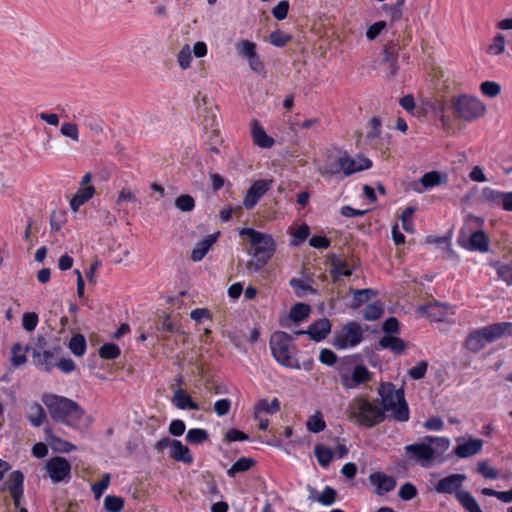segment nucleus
I'll list each match as a JSON object with an SVG mask.
<instances>
[{"instance_id":"obj_47","label":"nucleus","mask_w":512,"mask_h":512,"mask_svg":"<svg viewBox=\"0 0 512 512\" xmlns=\"http://www.w3.org/2000/svg\"><path fill=\"white\" fill-rule=\"evenodd\" d=\"M505 194L506 193L504 192H500L498 190L486 187L483 189L482 197L487 202L503 205V199Z\"/></svg>"},{"instance_id":"obj_48","label":"nucleus","mask_w":512,"mask_h":512,"mask_svg":"<svg viewBox=\"0 0 512 512\" xmlns=\"http://www.w3.org/2000/svg\"><path fill=\"white\" fill-rule=\"evenodd\" d=\"M175 206L182 212H190L195 207V201L191 195L183 194L176 198Z\"/></svg>"},{"instance_id":"obj_38","label":"nucleus","mask_w":512,"mask_h":512,"mask_svg":"<svg viewBox=\"0 0 512 512\" xmlns=\"http://www.w3.org/2000/svg\"><path fill=\"white\" fill-rule=\"evenodd\" d=\"M384 313L383 304L380 301L367 305L363 311V318L368 321L379 319Z\"/></svg>"},{"instance_id":"obj_53","label":"nucleus","mask_w":512,"mask_h":512,"mask_svg":"<svg viewBox=\"0 0 512 512\" xmlns=\"http://www.w3.org/2000/svg\"><path fill=\"white\" fill-rule=\"evenodd\" d=\"M337 492L330 486H326L320 495L317 496V501L325 506L332 505L336 500Z\"/></svg>"},{"instance_id":"obj_8","label":"nucleus","mask_w":512,"mask_h":512,"mask_svg":"<svg viewBox=\"0 0 512 512\" xmlns=\"http://www.w3.org/2000/svg\"><path fill=\"white\" fill-rule=\"evenodd\" d=\"M452 107L457 116L471 122L482 117L486 106L476 97L461 95L452 99Z\"/></svg>"},{"instance_id":"obj_1","label":"nucleus","mask_w":512,"mask_h":512,"mask_svg":"<svg viewBox=\"0 0 512 512\" xmlns=\"http://www.w3.org/2000/svg\"><path fill=\"white\" fill-rule=\"evenodd\" d=\"M42 402L54 421L75 429L81 427L85 410L76 401L64 396L45 393L42 395Z\"/></svg>"},{"instance_id":"obj_5","label":"nucleus","mask_w":512,"mask_h":512,"mask_svg":"<svg viewBox=\"0 0 512 512\" xmlns=\"http://www.w3.org/2000/svg\"><path fill=\"white\" fill-rule=\"evenodd\" d=\"M347 413L349 418L366 428H372L387 418L378 399L370 401L364 397L354 398L349 403Z\"/></svg>"},{"instance_id":"obj_28","label":"nucleus","mask_w":512,"mask_h":512,"mask_svg":"<svg viewBox=\"0 0 512 512\" xmlns=\"http://www.w3.org/2000/svg\"><path fill=\"white\" fill-rule=\"evenodd\" d=\"M95 194V187L90 185L78 189L75 195L70 200L71 209L76 212L79 207L90 200Z\"/></svg>"},{"instance_id":"obj_30","label":"nucleus","mask_w":512,"mask_h":512,"mask_svg":"<svg viewBox=\"0 0 512 512\" xmlns=\"http://www.w3.org/2000/svg\"><path fill=\"white\" fill-rule=\"evenodd\" d=\"M27 420L34 427H40L46 421V412L44 408L37 402H33L29 406L26 415Z\"/></svg>"},{"instance_id":"obj_6","label":"nucleus","mask_w":512,"mask_h":512,"mask_svg":"<svg viewBox=\"0 0 512 512\" xmlns=\"http://www.w3.org/2000/svg\"><path fill=\"white\" fill-rule=\"evenodd\" d=\"M505 333H512V323H494L469 333L464 345L470 352L477 353L488 343H493L500 339Z\"/></svg>"},{"instance_id":"obj_16","label":"nucleus","mask_w":512,"mask_h":512,"mask_svg":"<svg viewBox=\"0 0 512 512\" xmlns=\"http://www.w3.org/2000/svg\"><path fill=\"white\" fill-rule=\"evenodd\" d=\"M273 181L260 179L252 183L243 200V205L250 210L255 207L260 198L270 189Z\"/></svg>"},{"instance_id":"obj_15","label":"nucleus","mask_w":512,"mask_h":512,"mask_svg":"<svg viewBox=\"0 0 512 512\" xmlns=\"http://www.w3.org/2000/svg\"><path fill=\"white\" fill-rule=\"evenodd\" d=\"M26 352H31L32 361L34 365L44 371H50L55 367V356L53 352L45 350L44 346L38 344L36 347L25 348Z\"/></svg>"},{"instance_id":"obj_63","label":"nucleus","mask_w":512,"mask_h":512,"mask_svg":"<svg viewBox=\"0 0 512 512\" xmlns=\"http://www.w3.org/2000/svg\"><path fill=\"white\" fill-rule=\"evenodd\" d=\"M289 7L287 0L280 1L271 11L273 17L279 21L284 20L288 15Z\"/></svg>"},{"instance_id":"obj_37","label":"nucleus","mask_w":512,"mask_h":512,"mask_svg":"<svg viewBox=\"0 0 512 512\" xmlns=\"http://www.w3.org/2000/svg\"><path fill=\"white\" fill-rule=\"evenodd\" d=\"M70 351L77 357H81L86 351V339L82 334H75L69 341Z\"/></svg>"},{"instance_id":"obj_24","label":"nucleus","mask_w":512,"mask_h":512,"mask_svg":"<svg viewBox=\"0 0 512 512\" xmlns=\"http://www.w3.org/2000/svg\"><path fill=\"white\" fill-rule=\"evenodd\" d=\"M483 447V441L481 439H469L464 443L458 444L454 448V454L458 458H468L478 454Z\"/></svg>"},{"instance_id":"obj_42","label":"nucleus","mask_w":512,"mask_h":512,"mask_svg":"<svg viewBox=\"0 0 512 512\" xmlns=\"http://www.w3.org/2000/svg\"><path fill=\"white\" fill-rule=\"evenodd\" d=\"M420 183L426 189L439 186L443 183V176L438 171H430L421 177Z\"/></svg>"},{"instance_id":"obj_59","label":"nucleus","mask_w":512,"mask_h":512,"mask_svg":"<svg viewBox=\"0 0 512 512\" xmlns=\"http://www.w3.org/2000/svg\"><path fill=\"white\" fill-rule=\"evenodd\" d=\"M159 329L169 333L184 334L181 326L177 322L172 321L169 315H165L163 317L161 321V327Z\"/></svg>"},{"instance_id":"obj_55","label":"nucleus","mask_w":512,"mask_h":512,"mask_svg":"<svg viewBox=\"0 0 512 512\" xmlns=\"http://www.w3.org/2000/svg\"><path fill=\"white\" fill-rule=\"evenodd\" d=\"M66 222V213L64 211L54 210L50 215V226L52 231H59Z\"/></svg>"},{"instance_id":"obj_57","label":"nucleus","mask_w":512,"mask_h":512,"mask_svg":"<svg viewBox=\"0 0 512 512\" xmlns=\"http://www.w3.org/2000/svg\"><path fill=\"white\" fill-rule=\"evenodd\" d=\"M179 66L185 70L190 67L192 55L188 44L184 45L177 55Z\"/></svg>"},{"instance_id":"obj_27","label":"nucleus","mask_w":512,"mask_h":512,"mask_svg":"<svg viewBox=\"0 0 512 512\" xmlns=\"http://www.w3.org/2000/svg\"><path fill=\"white\" fill-rule=\"evenodd\" d=\"M171 401L175 407L181 410H199V405L184 389L175 390Z\"/></svg>"},{"instance_id":"obj_45","label":"nucleus","mask_w":512,"mask_h":512,"mask_svg":"<svg viewBox=\"0 0 512 512\" xmlns=\"http://www.w3.org/2000/svg\"><path fill=\"white\" fill-rule=\"evenodd\" d=\"M209 438V434L205 429L201 428H193L190 429L186 434V440L190 444H201L207 441Z\"/></svg>"},{"instance_id":"obj_46","label":"nucleus","mask_w":512,"mask_h":512,"mask_svg":"<svg viewBox=\"0 0 512 512\" xmlns=\"http://www.w3.org/2000/svg\"><path fill=\"white\" fill-rule=\"evenodd\" d=\"M308 431L312 433H319L326 427V423L321 413L312 415L306 423Z\"/></svg>"},{"instance_id":"obj_54","label":"nucleus","mask_w":512,"mask_h":512,"mask_svg":"<svg viewBox=\"0 0 512 512\" xmlns=\"http://www.w3.org/2000/svg\"><path fill=\"white\" fill-rule=\"evenodd\" d=\"M60 133L70 138L72 141L78 142L79 141V130L78 126L75 123L71 122H65L62 124L60 128Z\"/></svg>"},{"instance_id":"obj_62","label":"nucleus","mask_w":512,"mask_h":512,"mask_svg":"<svg viewBox=\"0 0 512 512\" xmlns=\"http://www.w3.org/2000/svg\"><path fill=\"white\" fill-rule=\"evenodd\" d=\"M416 495H417V489H416L415 485H413L410 482L403 484L400 487L399 492H398L399 498L404 501H409V500L413 499Z\"/></svg>"},{"instance_id":"obj_56","label":"nucleus","mask_w":512,"mask_h":512,"mask_svg":"<svg viewBox=\"0 0 512 512\" xmlns=\"http://www.w3.org/2000/svg\"><path fill=\"white\" fill-rule=\"evenodd\" d=\"M505 37L498 34L494 37L493 43L488 46L487 52L492 55H500L505 51Z\"/></svg>"},{"instance_id":"obj_35","label":"nucleus","mask_w":512,"mask_h":512,"mask_svg":"<svg viewBox=\"0 0 512 512\" xmlns=\"http://www.w3.org/2000/svg\"><path fill=\"white\" fill-rule=\"evenodd\" d=\"M254 464L252 458L241 457L227 470V474L229 477H235L237 473L248 471Z\"/></svg>"},{"instance_id":"obj_58","label":"nucleus","mask_w":512,"mask_h":512,"mask_svg":"<svg viewBox=\"0 0 512 512\" xmlns=\"http://www.w3.org/2000/svg\"><path fill=\"white\" fill-rule=\"evenodd\" d=\"M290 285L296 290V294H297L298 297H302L304 295V293H301L300 291L309 292L311 294H316L317 293L316 289H314L312 286L306 284L301 279H297V278L291 279L290 280Z\"/></svg>"},{"instance_id":"obj_50","label":"nucleus","mask_w":512,"mask_h":512,"mask_svg":"<svg viewBox=\"0 0 512 512\" xmlns=\"http://www.w3.org/2000/svg\"><path fill=\"white\" fill-rule=\"evenodd\" d=\"M477 472L482 475L486 479H497L499 476L498 471L491 467L488 463V461H480L477 464Z\"/></svg>"},{"instance_id":"obj_18","label":"nucleus","mask_w":512,"mask_h":512,"mask_svg":"<svg viewBox=\"0 0 512 512\" xmlns=\"http://www.w3.org/2000/svg\"><path fill=\"white\" fill-rule=\"evenodd\" d=\"M7 489L13 500L15 508L19 510L20 508H23L21 506V501L24 495V475L21 471L15 470L10 474L7 482Z\"/></svg>"},{"instance_id":"obj_52","label":"nucleus","mask_w":512,"mask_h":512,"mask_svg":"<svg viewBox=\"0 0 512 512\" xmlns=\"http://www.w3.org/2000/svg\"><path fill=\"white\" fill-rule=\"evenodd\" d=\"M481 92L490 98L498 96L501 92V86L493 81H484L480 85Z\"/></svg>"},{"instance_id":"obj_11","label":"nucleus","mask_w":512,"mask_h":512,"mask_svg":"<svg viewBox=\"0 0 512 512\" xmlns=\"http://www.w3.org/2000/svg\"><path fill=\"white\" fill-rule=\"evenodd\" d=\"M400 46L397 42H388L382 50V59L379 63L380 70L386 78H391L396 75L399 69L398 53Z\"/></svg>"},{"instance_id":"obj_49","label":"nucleus","mask_w":512,"mask_h":512,"mask_svg":"<svg viewBox=\"0 0 512 512\" xmlns=\"http://www.w3.org/2000/svg\"><path fill=\"white\" fill-rule=\"evenodd\" d=\"M124 506V500L118 496L108 495L104 499V507L109 512H120Z\"/></svg>"},{"instance_id":"obj_51","label":"nucleus","mask_w":512,"mask_h":512,"mask_svg":"<svg viewBox=\"0 0 512 512\" xmlns=\"http://www.w3.org/2000/svg\"><path fill=\"white\" fill-rule=\"evenodd\" d=\"M291 39V35L286 34L281 30L273 31L269 36L270 43L276 47L285 46Z\"/></svg>"},{"instance_id":"obj_3","label":"nucleus","mask_w":512,"mask_h":512,"mask_svg":"<svg viewBox=\"0 0 512 512\" xmlns=\"http://www.w3.org/2000/svg\"><path fill=\"white\" fill-rule=\"evenodd\" d=\"M372 161L368 158H360L357 163L349 156L347 151L335 149L327 155L325 164L318 167V172L322 177H331L339 173L344 176H350L353 173L371 168Z\"/></svg>"},{"instance_id":"obj_39","label":"nucleus","mask_w":512,"mask_h":512,"mask_svg":"<svg viewBox=\"0 0 512 512\" xmlns=\"http://www.w3.org/2000/svg\"><path fill=\"white\" fill-rule=\"evenodd\" d=\"M314 454L319 465L322 467H327L333 458L332 450L321 444L315 446Z\"/></svg>"},{"instance_id":"obj_12","label":"nucleus","mask_w":512,"mask_h":512,"mask_svg":"<svg viewBox=\"0 0 512 512\" xmlns=\"http://www.w3.org/2000/svg\"><path fill=\"white\" fill-rule=\"evenodd\" d=\"M45 470L53 483L68 482L71 478V464L61 456L47 460Z\"/></svg>"},{"instance_id":"obj_43","label":"nucleus","mask_w":512,"mask_h":512,"mask_svg":"<svg viewBox=\"0 0 512 512\" xmlns=\"http://www.w3.org/2000/svg\"><path fill=\"white\" fill-rule=\"evenodd\" d=\"M368 129L366 138L370 142H376L379 140L381 136V119L376 116L372 117L368 121Z\"/></svg>"},{"instance_id":"obj_25","label":"nucleus","mask_w":512,"mask_h":512,"mask_svg":"<svg viewBox=\"0 0 512 512\" xmlns=\"http://www.w3.org/2000/svg\"><path fill=\"white\" fill-rule=\"evenodd\" d=\"M169 456L174 461L183 462L184 464H191L194 460L190 449L183 445L181 441L176 439L172 440V447L170 449Z\"/></svg>"},{"instance_id":"obj_4","label":"nucleus","mask_w":512,"mask_h":512,"mask_svg":"<svg viewBox=\"0 0 512 512\" xmlns=\"http://www.w3.org/2000/svg\"><path fill=\"white\" fill-rule=\"evenodd\" d=\"M378 394L381 397L379 401L383 413L391 412L387 417L396 422H407L410 412L405 400L403 388L396 389L390 382L382 383L378 388Z\"/></svg>"},{"instance_id":"obj_60","label":"nucleus","mask_w":512,"mask_h":512,"mask_svg":"<svg viewBox=\"0 0 512 512\" xmlns=\"http://www.w3.org/2000/svg\"><path fill=\"white\" fill-rule=\"evenodd\" d=\"M38 324V315L35 312H26L22 317V327L27 332L33 331Z\"/></svg>"},{"instance_id":"obj_14","label":"nucleus","mask_w":512,"mask_h":512,"mask_svg":"<svg viewBox=\"0 0 512 512\" xmlns=\"http://www.w3.org/2000/svg\"><path fill=\"white\" fill-rule=\"evenodd\" d=\"M466 480L465 474H450L440 479L435 485L434 490L440 494H453L457 499V494L463 493V483Z\"/></svg>"},{"instance_id":"obj_29","label":"nucleus","mask_w":512,"mask_h":512,"mask_svg":"<svg viewBox=\"0 0 512 512\" xmlns=\"http://www.w3.org/2000/svg\"><path fill=\"white\" fill-rule=\"evenodd\" d=\"M378 345L383 349L391 350L396 355H401L406 349L405 342L401 338L392 335L382 337Z\"/></svg>"},{"instance_id":"obj_13","label":"nucleus","mask_w":512,"mask_h":512,"mask_svg":"<svg viewBox=\"0 0 512 512\" xmlns=\"http://www.w3.org/2000/svg\"><path fill=\"white\" fill-rule=\"evenodd\" d=\"M372 379V373L363 364H357L351 373H341V384L345 389H355Z\"/></svg>"},{"instance_id":"obj_26","label":"nucleus","mask_w":512,"mask_h":512,"mask_svg":"<svg viewBox=\"0 0 512 512\" xmlns=\"http://www.w3.org/2000/svg\"><path fill=\"white\" fill-rule=\"evenodd\" d=\"M219 232L206 236L199 241L191 252V259L195 262L201 261L208 253L211 246L216 242Z\"/></svg>"},{"instance_id":"obj_64","label":"nucleus","mask_w":512,"mask_h":512,"mask_svg":"<svg viewBox=\"0 0 512 512\" xmlns=\"http://www.w3.org/2000/svg\"><path fill=\"white\" fill-rule=\"evenodd\" d=\"M414 212V207H407L400 216V219L402 221V228L409 233L413 232V221L411 220V218Z\"/></svg>"},{"instance_id":"obj_17","label":"nucleus","mask_w":512,"mask_h":512,"mask_svg":"<svg viewBox=\"0 0 512 512\" xmlns=\"http://www.w3.org/2000/svg\"><path fill=\"white\" fill-rule=\"evenodd\" d=\"M330 265H331V276L332 281L335 283L339 280L340 276L349 277L352 275L354 269L356 268V263L354 259H346L336 254H332L330 256Z\"/></svg>"},{"instance_id":"obj_9","label":"nucleus","mask_w":512,"mask_h":512,"mask_svg":"<svg viewBox=\"0 0 512 512\" xmlns=\"http://www.w3.org/2000/svg\"><path fill=\"white\" fill-rule=\"evenodd\" d=\"M434 442L444 449L449 445V441L446 438L426 436L424 442L406 445L404 449L409 455V458L418 462H428L431 461L435 455V451L431 447V444Z\"/></svg>"},{"instance_id":"obj_19","label":"nucleus","mask_w":512,"mask_h":512,"mask_svg":"<svg viewBox=\"0 0 512 512\" xmlns=\"http://www.w3.org/2000/svg\"><path fill=\"white\" fill-rule=\"evenodd\" d=\"M458 243L470 251L482 253L488 252L490 246L489 238L483 230L474 231L467 243L462 242L461 239H458Z\"/></svg>"},{"instance_id":"obj_10","label":"nucleus","mask_w":512,"mask_h":512,"mask_svg":"<svg viewBox=\"0 0 512 512\" xmlns=\"http://www.w3.org/2000/svg\"><path fill=\"white\" fill-rule=\"evenodd\" d=\"M363 340V330L355 321L347 322L339 331L334 333L332 345L338 349L355 347Z\"/></svg>"},{"instance_id":"obj_22","label":"nucleus","mask_w":512,"mask_h":512,"mask_svg":"<svg viewBox=\"0 0 512 512\" xmlns=\"http://www.w3.org/2000/svg\"><path fill=\"white\" fill-rule=\"evenodd\" d=\"M251 136L253 143L260 148H270L274 144V139L267 135L264 128L257 120L250 123Z\"/></svg>"},{"instance_id":"obj_61","label":"nucleus","mask_w":512,"mask_h":512,"mask_svg":"<svg viewBox=\"0 0 512 512\" xmlns=\"http://www.w3.org/2000/svg\"><path fill=\"white\" fill-rule=\"evenodd\" d=\"M427 368H428V363L426 361H420L417 363V365H415L414 367H412L408 370V375L413 380H420L425 377Z\"/></svg>"},{"instance_id":"obj_41","label":"nucleus","mask_w":512,"mask_h":512,"mask_svg":"<svg viewBox=\"0 0 512 512\" xmlns=\"http://www.w3.org/2000/svg\"><path fill=\"white\" fill-rule=\"evenodd\" d=\"M235 49L237 54L242 58H249L253 56L256 51V44L254 42H251L249 40H240L236 43Z\"/></svg>"},{"instance_id":"obj_20","label":"nucleus","mask_w":512,"mask_h":512,"mask_svg":"<svg viewBox=\"0 0 512 512\" xmlns=\"http://www.w3.org/2000/svg\"><path fill=\"white\" fill-rule=\"evenodd\" d=\"M369 479L376 486V494L382 496L396 487V480L383 472H374L370 474Z\"/></svg>"},{"instance_id":"obj_34","label":"nucleus","mask_w":512,"mask_h":512,"mask_svg":"<svg viewBox=\"0 0 512 512\" xmlns=\"http://www.w3.org/2000/svg\"><path fill=\"white\" fill-rule=\"evenodd\" d=\"M457 501L467 512H483L469 491L465 490L463 493L457 494Z\"/></svg>"},{"instance_id":"obj_7","label":"nucleus","mask_w":512,"mask_h":512,"mask_svg":"<svg viewBox=\"0 0 512 512\" xmlns=\"http://www.w3.org/2000/svg\"><path fill=\"white\" fill-rule=\"evenodd\" d=\"M294 337L283 331H276L270 338V349L276 362L283 367L300 369V364L294 356Z\"/></svg>"},{"instance_id":"obj_23","label":"nucleus","mask_w":512,"mask_h":512,"mask_svg":"<svg viewBox=\"0 0 512 512\" xmlns=\"http://www.w3.org/2000/svg\"><path fill=\"white\" fill-rule=\"evenodd\" d=\"M331 331V323L327 318H321L313 322L307 329L310 339L320 342L327 337Z\"/></svg>"},{"instance_id":"obj_31","label":"nucleus","mask_w":512,"mask_h":512,"mask_svg":"<svg viewBox=\"0 0 512 512\" xmlns=\"http://www.w3.org/2000/svg\"><path fill=\"white\" fill-rule=\"evenodd\" d=\"M496 270L498 279L507 286H512V263H502L498 260L489 263Z\"/></svg>"},{"instance_id":"obj_44","label":"nucleus","mask_w":512,"mask_h":512,"mask_svg":"<svg viewBox=\"0 0 512 512\" xmlns=\"http://www.w3.org/2000/svg\"><path fill=\"white\" fill-rule=\"evenodd\" d=\"M120 348L115 343H105L99 349V355L102 359L114 360L120 356Z\"/></svg>"},{"instance_id":"obj_32","label":"nucleus","mask_w":512,"mask_h":512,"mask_svg":"<svg viewBox=\"0 0 512 512\" xmlns=\"http://www.w3.org/2000/svg\"><path fill=\"white\" fill-rule=\"evenodd\" d=\"M45 434L47 435L46 439L49 440L51 448L55 452L69 453L70 451L76 449V446L71 444L70 442L63 440L60 437L52 435L49 429H45Z\"/></svg>"},{"instance_id":"obj_21","label":"nucleus","mask_w":512,"mask_h":512,"mask_svg":"<svg viewBox=\"0 0 512 512\" xmlns=\"http://www.w3.org/2000/svg\"><path fill=\"white\" fill-rule=\"evenodd\" d=\"M449 307L447 303L433 301L421 306L420 310L423 311L431 321L441 322L447 317Z\"/></svg>"},{"instance_id":"obj_33","label":"nucleus","mask_w":512,"mask_h":512,"mask_svg":"<svg viewBox=\"0 0 512 512\" xmlns=\"http://www.w3.org/2000/svg\"><path fill=\"white\" fill-rule=\"evenodd\" d=\"M280 410V402L277 398H274L271 402H268L267 399H262L258 401L254 409V417L256 419L259 418L261 413L267 414H275Z\"/></svg>"},{"instance_id":"obj_2","label":"nucleus","mask_w":512,"mask_h":512,"mask_svg":"<svg viewBox=\"0 0 512 512\" xmlns=\"http://www.w3.org/2000/svg\"><path fill=\"white\" fill-rule=\"evenodd\" d=\"M240 236H247L250 242V254L254 260L247 262L246 267L250 272L260 271L274 256L276 242L270 234L257 231L253 228H243Z\"/></svg>"},{"instance_id":"obj_36","label":"nucleus","mask_w":512,"mask_h":512,"mask_svg":"<svg viewBox=\"0 0 512 512\" xmlns=\"http://www.w3.org/2000/svg\"><path fill=\"white\" fill-rule=\"evenodd\" d=\"M377 292L370 288L353 291V304L351 307L357 309L360 305L368 302L372 297H375Z\"/></svg>"},{"instance_id":"obj_40","label":"nucleus","mask_w":512,"mask_h":512,"mask_svg":"<svg viewBox=\"0 0 512 512\" xmlns=\"http://www.w3.org/2000/svg\"><path fill=\"white\" fill-rule=\"evenodd\" d=\"M310 311L311 309L308 304L297 303L291 308L289 316L293 322H300L309 316Z\"/></svg>"}]
</instances>
